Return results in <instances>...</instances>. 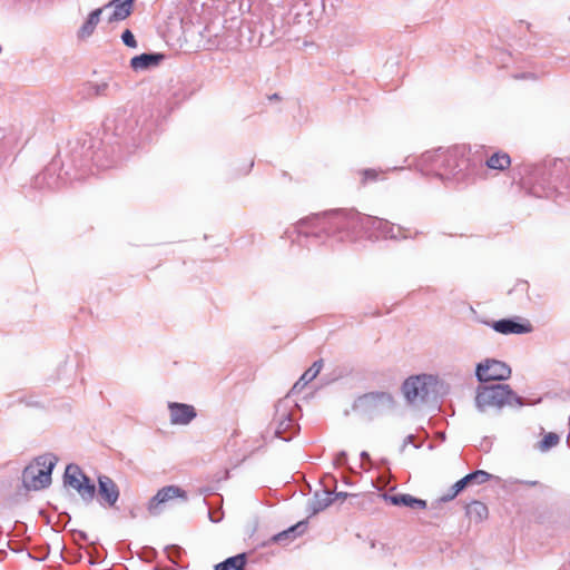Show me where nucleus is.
Instances as JSON below:
<instances>
[{
  "label": "nucleus",
  "instance_id": "obj_4",
  "mask_svg": "<svg viewBox=\"0 0 570 570\" xmlns=\"http://www.w3.org/2000/svg\"><path fill=\"white\" fill-rule=\"evenodd\" d=\"M58 459L53 454H43L35 459L22 471V484L27 490L38 491L51 484V474Z\"/></svg>",
  "mask_w": 570,
  "mask_h": 570
},
{
  "label": "nucleus",
  "instance_id": "obj_37",
  "mask_svg": "<svg viewBox=\"0 0 570 570\" xmlns=\"http://www.w3.org/2000/svg\"><path fill=\"white\" fill-rule=\"evenodd\" d=\"M80 537H81V539L87 540V535L85 532H80Z\"/></svg>",
  "mask_w": 570,
  "mask_h": 570
},
{
  "label": "nucleus",
  "instance_id": "obj_15",
  "mask_svg": "<svg viewBox=\"0 0 570 570\" xmlns=\"http://www.w3.org/2000/svg\"><path fill=\"white\" fill-rule=\"evenodd\" d=\"M383 499L385 502L397 505V507H407L412 510H423L428 507L425 500L414 498L407 493H397V494H387L384 493Z\"/></svg>",
  "mask_w": 570,
  "mask_h": 570
},
{
  "label": "nucleus",
  "instance_id": "obj_36",
  "mask_svg": "<svg viewBox=\"0 0 570 570\" xmlns=\"http://www.w3.org/2000/svg\"><path fill=\"white\" fill-rule=\"evenodd\" d=\"M337 497H338V498H346V497H347V493H345V492H341V493H337Z\"/></svg>",
  "mask_w": 570,
  "mask_h": 570
},
{
  "label": "nucleus",
  "instance_id": "obj_22",
  "mask_svg": "<svg viewBox=\"0 0 570 570\" xmlns=\"http://www.w3.org/2000/svg\"><path fill=\"white\" fill-rule=\"evenodd\" d=\"M307 528L306 522H298L295 525L288 528L285 531H282L273 537L274 542H283L288 539H295L297 535L302 534Z\"/></svg>",
  "mask_w": 570,
  "mask_h": 570
},
{
  "label": "nucleus",
  "instance_id": "obj_5",
  "mask_svg": "<svg viewBox=\"0 0 570 570\" xmlns=\"http://www.w3.org/2000/svg\"><path fill=\"white\" fill-rule=\"evenodd\" d=\"M438 383V377L431 374L412 375L403 382L402 393L409 404L419 405L436 392Z\"/></svg>",
  "mask_w": 570,
  "mask_h": 570
},
{
  "label": "nucleus",
  "instance_id": "obj_10",
  "mask_svg": "<svg viewBox=\"0 0 570 570\" xmlns=\"http://www.w3.org/2000/svg\"><path fill=\"white\" fill-rule=\"evenodd\" d=\"M174 499H181L183 501H186V491L177 485L164 487L149 500L147 510L151 515H158L163 511L161 505L167 504Z\"/></svg>",
  "mask_w": 570,
  "mask_h": 570
},
{
  "label": "nucleus",
  "instance_id": "obj_17",
  "mask_svg": "<svg viewBox=\"0 0 570 570\" xmlns=\"http://www.w3.org/2000/svg\"><path fill=\"white\" fill-rule=\"evenodd\" d=\"M163 59L164 55L161 53H141L131 58L130 67L134 71L148 70L158 66Z\"/></svg>",
  "mask_w": 570,
  "mask_h": 570
},
{
  "label": "nucleus",
  "instance_id": "obj_13",
  "mask_svg": "<svg viewBox=\"0 0 570 570\" xmlns=\"http://www.w3.org/2000/svg\"><path fill=\"white\" fill-rule=\"evenodd\" d=\"M168 409L170 412V423L175 425H187L197 415L195 407L185 403L170 402Z\"/></svg>",
  "mask_w": 570,
  "mask_h": 570
},
{
  "label": "nucleus",
  "instance_id": "obj_30",
  "mask_svg": "<svg viewBox=\"0 0 570 570\" xmlns=\"http://www.w3.org/2000/svg\"><path fill=\"white\" fill-rule=\"evenodd\" d=\"M515 79H532L534 80L535 79V76L534 73L532 72H528V73H519V75H515L514 76Z\"/></svg>",
  "mask_w": 570,
  "mask_h": 570
},
{
  "label": "nucleus",
  "instance_id": "obj_20",
  "mask_svg": "<svg viewBox=\"0 0 570 570\" xmlns=\"http://www.w3.org/2000/svg\"><path fill=\"white\" fill-rule=\"evenodd\" d=\"M511 164V158L507 153L498 151L491 155L487 161L485 165L490 169L495 170H504L507 169Z\"/></svg>",
  "mask_w": 570,
  "mask_h": 570
},
{
  "label": "nucleus",
  "instance_id": "obj_7",
  "mask_svg": "<svg viewBox=\"0 0 570 570\" xmlns=\"http://www.w3.org/2000/svg\"><path fill=\"white\" fill-rule=\"evenodd\" d=\"M63 484L72 488L86 504L94 501L97 492L96 485L77 464L67 465L63 474Z\"/></svg>",
  "mask_w": 570,
  "mask_h": 570
},
{
  "label": "nucleus",
  "instance_id": "obj_16",
  "mask_svg": "<svg viewBox=\"0 0 570 570\" xmlns=\"http://www.w3.org/2000/svg\"><path fill=\"white\" fill-rule=\"evenodd\" d=\"M132 6L134 0H111L108 2L104 7V10L107 8H112V12L108 17V22H119L128 18L131 14Z\"/></svg>",
  "mask_w": 570,
  "mask_h": 570
},
{
  "label": "nucleus",
  "instance_id": "obj_27",
  "mask_svg": "<svg viewBox=\"0 0 570 570\" xmlns=\"http://www.w3.org/2000/svg\"><path fill=\"white\" fill-rule=\"evenodd\" d=\"M466 485H468V483L465 482L464 478H462L461 480L456 481L451 487V489L449 490V492L446 494L441 497L440 501L448 502V501L453 500Z\"/></svg>",
  "mask_w": 570,
  "mask_h": 570
},
{
  "label": "nucleus",
  "instance_id": "obj_26",
  "mask_svg": "<svg viewBox=\"0 0 570 570\" xmlns=\"http://www.w3.org/2000/svg\"><path fill=\"white\" fill-rule=\"evenodd\" d=\"M560 441V438L558 434L550 432L544 435V438L539 442L538 449L541 452H547L553 446H556Z\"/></svg>",
  "mask_w": 570,
  "mask_h": 570
},
{
  "label": "nucleus",
  "instance_id": "obj_3",
  "mask_svg": "<svg viewBox=\"0 0 570 570\" xmlns=\"http://www.w3.org/2000/svg\"><path fill=\"white\" fill-rule=\"evenodd\" d=\"M521 405H523L522 399L508 384L482 385L476 390L475 406L480 412Z\"/></svg>",
  "mask_w": 570,
  "mask_h": 570
},
{
  "label": "nucleus",
  "instance_id": "obj_21",
  "mask_svg": "<svg viewBox=\"0 0 570 570\" xmlns=\"http://www.w3.org/2000/svg\"><path fill=\"white\" fill-rule=\"evenodd\" d=\"M246 564L245 553L227 558L225 561L216 564L215 570H244Z\"/></svg>",
  "mask_w": 570,
  "mask_h": 570
},
{
  "label": "nucleus",
  "instance_id": "obj_18",
  "mask_svg": "<svg viewBox=\"0 0 570 570\" xmlns=\"http://www.w3.org/2000/svg\"><path fill=\"white\" fill-rule=\"evenodd\" d=\"M104 11V8H98L94 11H91L87 18V20L83 22V24L78 30V37L81 39L90 37L97 24L100 21V16Z\"/></svg>",
  "mask_w": 570,
  "mask_h": 570
},
{
  "label": "nucleus",
  "instance_id": "obj_19",
  "mask_svg": "<svg viewBox=\"0 0 570 570\" xmlns=\"http://www.w3.org/2000/svg\"><path fill=\"white\" fill-rule=\"evenodd\" d=\"M468 518L474 522H482L488 518V507L480 501H472L465 508Z\"/></svg>",
  "mask_w": 570,
  "mask_h": 570
},
{
  "label": "nucleus",
  "instance_id": "obj_8",
  "mask_svg": "<svg viewBox=\"0 0 570 570\" xmlns=\"http://www.w3.org/2000/svg\"><path fill=\"white\" fill-rule=\"evenodd\" d=\"M551 177L553 185L547 189L542 188V191H539V186H534L532 188L533 195L537 197H552L554 194L560 193V188L570 190V158L554 160Z\"/></svg>",
  "mask_w": 570,
  "mask_h": 570
},
{
  "label": "nucleus",
  "instance_id": "obj_31",
  "mask_svg": "<svg viewBox=\"0 0 570 570\" xmlns=\"http://www.w3.org/2000/svg\"><path fill=\"white\" fill-rule=\"evenodd\" d=\"M413 435H407L404 441H403V444L401 445V449L400 451L401 452H404L405 451V448L410 444V443H413Z\"/></svg>",
  "mask_w": 570,
  "mask_h": 570
},
{
  "label": "nucleus",
  "instance_id": "obj_9",
  "mask_svg": "<svg viewBox=\"0 0 570 570\" xmlns=\"http://www.w3.org/2000/svg\"><path fill=\"white\" fill-rule=\"evenodd\" d=\"M475 375L480 382L504 381L510 377L511 367L502 361L487 358L476 365Z\"/></svg>",
  "mask_w": 570,
  "mask_h": 570
},
{
  "label": "nucleus",
  "instance_id": "obj_11",
  "mask_svg": "<svg viewBox=\"0 0 570 570\" xmlns=\"http://www.w3.org/2000/svg\"><path fill=\"white\" fill-rule=\"evenodd\" d=\"M296 406L289 395L279 400L275 406V421L277 428L275 433L281 435L293 424L292 410Z\"/></svg>",
  "mask_w": 570,
  "mask_h": 570
},
{
  "label": "nucleus",
  "instance_id": "obj_24",
  "mask_svg": "<svg viewBox=\"0 0 570 570\" xmlns=\"http://www.w3.org/2000/svg\"><path fill=\"white\" fill-rule=\"evenodd\" d=\"M332 502V492L325 491L323 495L315 494L314 499L309 502V509L315 514L330 507Z\"/></svg>",
  "mask_w": 570,
  "mask_h": 570
},
{
  "label": "nucleus",
  "instance_id": "obj_32",
  "mask_svg": "<svg viewBox=\"0 0 570 570\" xmlns=\"http://www.w3.org/2000/svg\"><path fill=\"white\" fill-rule=\"evenodd\" d=\"M107 83H101L96 86V95H105V91L107 89Z\"/></svg>",
  "mask_w": 570,
  "mask_h": 570
},
{
  "label": "nucleus",
  "instance_id": "obj_28",
  "mask_svg": "<svg viewBox=\"0 0 570 570\" xmlns=\"http://www.w3.org/2000/svg\"><path fill=\"white\" fill-rule=\"evenodd\" d=\"M383 174V171H379L376 169H373V168H370V169H364L361 171V175H362V184L365 185L367 184L368 181H375L379 179L380 175Z\"/></svg>",
  "mask_w": 570,
  "mask_h": 570
},
{
  "label": "nucleus",
  "instance_id": "obj_1",
  "mask_svg": "<svg viewBox=\"0 0 570 570\" xmlns=\"http://www.w3.org/2000/svg\"><path fill=\"white\" fill-rule=\"evenodd\" d=\"M358 225L372 228V235L377 238L401 239L409 237L405 229L385 219L360 216L355 213L342 210L324 213L301 219L294 227V232L297 233L298 237L314 236L320 238L322 234L331 235L342 233L344 230L355 229Z\"/></svg>",
  "mask_w": 570,
  "mask_h": 570
},
{
  "label": "nucleus",
  "instance_id": "obj_33",
  "mask_svg": "<svg viewBox=\"0 0 570 570\" xmlns=\"http://www.w3.org/2000/svg\"><path fill=\"white\" fill-rule=\"evenodd\" d=\"M217 47L220 50H233V49H236V47H233L229 43H219Z\"/></svg>",
  "mask_w": 570,
  "mask_h": 570
},
{
  "label": "nucleus",
  "instance_id": "obj_2",
  "mask_svg": "<svg viewBox=\"0 0 570 570\" xmlns=\"http://www.w3.org/2000/svg\"><path fill=\"white\" fill-rule=\"evenodd\" d=\"M417 168L425 176H435L455 185L472 184L478 175L476 164L471 163L466 149L460 146L424 153Z\"/></svg>",
  "mask_w": 570,
  "mask_h": 570
},
{
  "label": "nucleus",
  "instance_id": "obj_25",
  "mask_svg": "<svg viewBox=\"0 0 570 570\" xmlns=\"http://www.w3.org/2000/svg\"><path fill=\"white\" fill-rule=\"evenodd\" d=\"M492 475L483 470H476L464 476L465 482L469 484H483L488 482Z\"/></svg>",
  "mask_w": 570,
  "mask_h": 570
},
{
  "label": "nucleus",
  "instance_id": "obj_29",
  "mask_svg": "<svg viewBox=\"0 0 570 570\" xmlns=\"http://www.w3.org/2000/svg\"><path fill=\"white\" fill-rule=\"evenodd\" d=\"M122 42L129 48H137L135 36L129 29H126L121 35Z\"/></svg>",
  "mask_w": 570,
  "mask_h": 570
},
{
  "label": "nucleus",
  "instance_id": "obj_12",
  "mask_svg": "<svg viewBox=\"0 0 570 570\" xmlns=\"http://www.w3.org/2000/svg\"><path fill=\"white\" fill-rule=\"evenodd\" d=\"M119 488L116 482L107 476H98V497L101 504L114 507L119 499Z\"/></svg>",
  "mask_w": 570,
  "mask_h": 570
},
{
  "label": "nucleus",
  "instance_id": "obj_35",
  "mask_svg": "<svg viewBox=\"0 0 570 570\" xmlns=\"http://www.w3.org/2000/svg\"><path fill=\"white\" fill-rule=\"evenodd\" d=\"M361 458H362L363 460H370V455H368V453H367V452H365V451H363V452L361 453Z\"/></svg>",
  "mask_w": 570,
  "mask_h": 570
},
{
  "label": "nucleus",
  "instance_id": "obj_34",
  "mask_svg": "<svg viewBox=\"0 0 570 570\" xmlns=\"http://www.w3.org/2000/svg\"><path fill=\"white\" fill-rule=\"evenodd\" d=\"M519 483H522V484H525V485H529V487H534L538 484L537 481H519Z\"/></svg>",
  "mask_w": 570,
  "mask_h": 570
},
{
  "label": "nucleus",
  "instance_id": "obj_23",
  "mask_svg": "<svg viewBox=\"0 0 570 570\" xmlns=\"http://www.w3.org/2000/svg\"><path fill=\"white\" fill-rule=\"evenodd\" d=\"M323 367V361H315L309 368H307L299 380L293 386V390H296L298 386H305L307 383L312 382L321 372Z\"/></svg>",
  "mask_w": 570,
  "mask_h": 570
},
{
  "label": "nucleus",
  "instance_id": "obj_6",
  "mask_svg": "<svg viewBox=\"0 0 570 570\" xmlns=\"http://www.w3.org/2000/svg\"><path fill=\"white\" fill-rule=\"evenodd\" d=\"M394 406V399L387 392H370L357 397L353 409L358 414L372 419Z\"/></svg>",
  "mask_w": 570,
  "mask_h": 570
},
{
  "label": "nucleus",
  "instance_id": "obj_14",
  "mask_svg": "<svg viewBox=\"0 0 570 570\" xmlns=\"http://www.w3.org/2000/svg\"><path fill=\"white\" fill-rule=\"evenodd\" d=\"M491 327L501 334H525L532 331V326L529 322L519 323L512 318H502L491 324Z\"/></svg>",
  "mask_w": 570,
  "mask_h": 570
}]
</instances>
